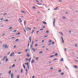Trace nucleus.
Listing matches in <instances>:
<instances>
[{"label":"nucleus","mask_w":78,"mask_h":78,"mask_svg":"<svg viewBox=\"0 0 78 78\" xmlns=\"http://www.w3.org/2000/svg\"><path fill=\"white\" fill-rule=\"evenodd\" d=\"M4 46H5V45L4 44H3L2 46L3 48H4Z\"/></svg>","instance_id":"nucleus-52"},{"label":"nucleus","mask_w":78,"mask_h":78,"mask_svg":"<svg viewBox=\"0 0 78 78\" xmlns=\"http://www.w3.org/2000/svg\"><path fill=\"white\" fill-rule=\"evenodd\" d=\"M20 33H17L16 34V35H20Z\"/></svg>","instance_id":"nucleus-27"},{"label":"nucleus","mask_w":78,"mask_h":78,"mask_svg":"<svg viewBox=\"0 0 78 78\" xmlns=\"http://www.w3.org/2000/svg\"><path fill=\"white\" fill-rule=\"evenodd\" d=\"M62 2V0H59V2Z\"/></svg>","instance_id":"nucleus-43"},{"label":"nucleus","mask_w":78,"mask_h":78,"mask_svg":"<svg viewBox=\"0 0 78 78\" xmlns=\"http://www.w3.org/2000/svg\"><path fill=\"white\" fill-rule=\"evenodd\" d=\"M38 57H36V59L37 60L38 59Z\"/></svg>","instance_id":"nucleus-50"},{"label":"nucleus","mask_w":78,"mask_h":78,"mask_svg":"<svg viewBox=\"0 0 78 78\" xmlns=\"http://www.w3.org/2000/svg\"><path fill=\"white\" fill-rule=\"evenodd\" d=\"M64 61V60L63 59V58H61V60H60V61Z\"/></svg>","instance_id":"nucleus-20"},{"label":"nucleus","mask_w":78,"mask_h":78,"mask_svg":"<svg viewBox=\"0 0 78 78\" xmlns=\"http://www.w3.org/2000/svg\"><path fill=\"white\" fill-rule=\"evenodd\" d=\"M29 51V50L28 49H26L25 50V52H27V51Z\"/></svg>","instance_id":"nucleus-28"},{"label":"nucleus","mask_w":78,"mask_h":78,"mask_svg":"<svg viewBox=\"0 0 78 78\" xmlns=\"http://www.w3.org/2000/svg\"><path fill=\"white\" fill-rule=\"evenodd\" d=\"M42 22L44 24H45V25H47V23L46 22L42 21Z\"/></svg>","instance_id":"nucleus-11"},{"label":"nucleus","mask_w":78,"mask_h":78,"mask_svg":"<svg viewBox=\"0 0 78 78\" xmlns=\"http://www.w3.org/2000/svg\"><path fill=\"white\" fill-rule=\"evenodd\" d=\"M21 12H23V13H24V14H26V13H25V12L24 11H23L22 10H21Z\"/></svg>","instance_id":"nucleus-14"},{"label":"nucleus","mask_w":78,"mask_h":78,"mask_svg":"<svg viewBox=\"0 0 78 78\" xmlns=\"http://www.w3.org/2000/svg\"><path fill=\"white\" fill-rule=\"evenodd\" d=\"M5 48H8V47H7V45H6L5 46Z\"/></svg>","instance_id":"nucleus-21"},{"label":"nucleus","mask_w":78,"mask_h":78,"mask_svg":"<svg viewBox=\"0 0 78 78\" xmlns=\"http://www.w3.org/2000/svg\"><path fill=\"white\" fill-rule=\"evenodd\" d=\"M17 31V30H15L13 31L12 32V33H14V32H16Z\"/></svg>","instance_id":"nucleus-17"},{"label":"nucleus","mask_w":78,"mask_h":78,"mask_svg":"<svg viewBox=\"0 0 78 78\" xmlns=\"http://www.w3.org/2000/svg\"><path fill=\"white\" fill-rule=\"evenodd\" d=\"M36 2H37V3H39V2L38 0H36Z\"/></svg>","instance_id":"nucleus-49"},{"label":"nucleus","mask_w":78,"mask_h":78,"mask_svg":"<svg viewBox=\"0 0 78 78\" xmlns=\"http://www.w3.org/2000/svg\"><path fill=\"white\" fill-rule=\"evenodd\" d=\"M65 67L66 69H67L68 70H69L68 68H67L66 66H65Z\"/></svg>","instance_id":"nucleus-54"},{"label":"nucleus","mask_w":78,"mask_h":78,"mask_svg":"<svg viewBox=\"0 0 78 78\" xmlns=\"http://www.w3.org/2000/svg\"><path fill=\"white\" fill-rule=\"evenodd\" d=\"M32 51H34V52H35V50L34 49V48H32Z\"/></svg>","instance_id":"nucleus-9"},{"label":"nucleus","mask_w":78,"mask_h":78,"mask_svg":"<svg viewBox=\"0 0 78 78\" xmlns=\"http://www.w3.org/2000/svg\"><path fill=\"white\" fill-rule=\"evenodd\" d=\"M61 38L62 40V43L63 44L64 43V40H63V37H61Z\"/></svg>","instance_id":"nucleus-4"},{"label":"nucleus","mask_w":78,"mask_h":78,"mask_svg":"<svg viewBox=\"0 0 78 78\" xmlns=\"http://www.w3.org/2000/svg\"><path fill=\"white\" fill-rule=\"evenodd\" d=\"M23 73V70L22 69H21V73Z\"/></svg>","instance_id":"nucleus-26"},{"label":"nucleus","mask_w":78,"mask_h":78,"mask_svg":"<svg viewBox=\"0 0 78 78\" xmlns=\"http://www.w3.org/2000/svg\"><path fill=\"white\" fill-rule=\"evenodd\" d=\"M58 55V54H55V56H57Z\"/></svg>","instance_id":"nucleus-37"},{"label":"nucleus","mask_w":78,"mask_h":78,"mask_svg":"<svg viewBox=\"0 0 78 78\" xmlns=\"http://www.w3.org/2000/svg\"><path fill=\"white\" fill-rule=\"evenodd\" d=\"M9 74L10 75L11 73V70H9Z\"/></svg>","instance_id":"nucleus-12"},{"label":"nucleus","mask_w":78,"mask_h":78,"mask_svg":"<svg viewBox=\"0 0 78 78\" xmlns=\"http://www.w3.org/2000/svg\"><path fill=\"white\" fill-rule=\"evenodd\" d=\"M14 55V52H12V53H11V55H10V56H13L14 55Z\"/></svg>","instance_id":"nucleus-1"},{"label":"nucleus","mask_w":78,"mask_h":78,"mask_svg":"<svg viewBox=\"0 0 78 78\" xmlns=\"http://www.w3.org/2000/svg\"><path fill=\"white\" fill-rule=\"evenodd\" d=\"M54 61L58 60V58L55 59L53 60Z\"/></svg>","instance_id":"nucleus-25"},{"label":"nucleus","mask_w":78,"mask_h":78,"mask_svg":"<svg viewBox=\"0 0 78 78\" xmlns=\"http://www.w3.org/2000/svg\"><path fill=\"white\" fill-rule=\"evenodd\" d=\"M33 47V46H32V44L30 45V48L32 49L31 48Z\"/></svg>","instance_id":"nucleus-34"},{"label":"nucleus","mask_w":78,"mask_h":78,"mask_svg":"<svg viewBox=\"0 0 78 78\" xmlns=\"http://www.w3.org/2000/svg\"><path fill=\"white\" fill-rule=\"evenodd\" d=\"M29 43H28V47H29V44H30V41H29Z\"/></svg>","instance_id":"nucleus-36"},{"label":"nucleus","mask_w":78,"mask_h":78,"mask_svg":"<svg viewBox=\"0 0 78 78\" xmlns=\"http://www.w3.org/2000/svg\"><path fill=\"white\" fill-rule=\"evenodd\" d=\"M15 66V64H13V65L12 66V67H13Z\"/></svg>","instance_id":"nucleus-45"},{"label":"nucleus","mask_w":78,"mask_h":78,"mask_svg":"<svg viewBox=\"0 0 78 78\" xmlns=\"http://www.w3.org/2000/svg\"><path fill=\"white\" fill-rule=\"evenodd\" d=\"M29 40L30 41V42H31V37L30 36V37L29 38Z\"/></svg>","instance_id":"nucleus-16"},{"label":"nucleus","mask_w":78,"mask_h":78,"mask_svg":"<svg viewBox=\"0 0 78 78\" xmlns=\"http://www.w3.org/2000/svg\"><path fill=\"white\" fill-rule=\"evenodd\" d=\"M32 78H35V77L34 76H32Z\"/></svg>","instance_id":"nucleus-47"},{"label":"nucleus","mask_w":78,"mask_h":78,"mask_svg":"<svg viewBox=\"0 0 78 78\" xmlns=\"http://www.w3.org/2000/svg\"><path fill=\"white\" fill-rule=\"evenodd\" d=\"M27 28L29 30H31V28H29L28 27H27Z\"/></svg>","instance_id":"nucleus-13"},{"label":"nucleus","mask_w":78,"mask_h":78,"mask_svg":"<svg viewBox=\"0 0 78 78\" xmlns=\"http://www.w3.org/2000/svg\"><path fill=\"white\" fill-rule=\"evenodd\" d=\"M37 44H36L35 45V46L36 47H37Z\"/></svg>","instance_id":"nucleus-58"},{"label":"nucleus","mask_w":78,"mask_h":78,"mask_svg":"<svg viewBox=\"0 0 78 78\" xmlns=\"http://www.w3.org/2000/svg\"><path fill=\"white\" fill-rule=\"evenodd\" d=\"M16 47V46L15 45L14 46V48H15Z\"/></svg>","instance_id":"nucleus-61"},{"label":"nucleus","mask_w":78,"mask_h":78,"mask_svg":"<svg viewBox=\"0 0 78 78\" xmlns=\"http://www.w3.org/2000/svg\"><path fill=\"white\" fill-rule=\"evenodd\" d=\"M55 20H54L53 22V25L54 26V27H55Z\"/></svg>","instance_id":"nucleus-6"},{"label":"nucleus","mask_w":78,"mask_h":78,"mask_svg":"<svg viewBox=\"0 0 78 78\" xmlns=\"http://www.w3.org/2000/svg\"><path fill=\"white\" fill-rule=\"evenodd\" d=\"M53 69V67L50 68V69Z\"/></svg>","instance_id":"nucleus-44"},{"label":"nucleus","mask_w":78,"mask_h":78,"mask_svg":"<svg viewBox=\"0 0 78 78\" xmlns=\"http://www.w3.org/2000/svg\"><path fill=\"white\" fill-rule=\"evenodd\" d=\"M12 27H9V29H12Z\"/></svg>","instance_id":"nucleus-41"},{"label":"nucleus","mask_w":78,"mask_h":78,"mask_svg":"<svg viewBox=\"0 0 78 78\" xmlns=\"http://www.w3.org/2000/svg\"><path fill=\"white\" fill-rule=\"evenodd\" d=\"M75 46L76 47H78V46L77 44H75Z\"/></svg>","instance_id":"nucleus-60"},{"label":"nucleus","mask_w":78,"mask_h":78,"mask_svg":"<svg viewBox=\"0 0 78 78\" xmlns=\"http://www.w3.org/2000/svg\"><path fill=\"white\" fill-rule=\"evenodd\" d=\"M30 55H27V56L28 57H30Z\"/></svg>","instance_id":"nucleus-32"},{"label":"nucleus","mask_w":78,"mask_h":78,"mask_svg":"<svg viewBox=\"0 0 78 78\" xmlns=\"http://www.w3.org/2000/svg\"><path fill=\"white\" fill-rule=\"evenodd\" d=\"M19 39H17L15 41H19Z\"/></svg>","instance_id":"nucleus-30"},{"label":"nucleus","mask_w":78,"mask_h":78,"mask_svg":"<svg viewBox=\"0 0 78 78\" xmlns=\"http://www.w3.org/2000/svg\"><path fill=\"white\" fill-rule=\"evenodd\" d=\"M18 22L20 23H21L22 22V21L21 20H18Z\"/></svg>","instance_id":"nucleus-15"},{"label":"nucleus","mask_w":78,"mask_h":78,"mask_svg":"<svg viewBox=\"0 0 78 78\" xmlns=\"http://www.w3.org/2000/svg\"><path fill=\"white\" fill-rule=\"evenodd\" d=\"M8 61V59L6 58L5 60V62H7Z\"/></svg>","instance_id":"nucleus-29"},{"label":"nucleus","mask_w":78,"mask_h":78,"mask_svg":"<svg viewBox=\"0 0 78 78\" xmlns=\"http://www.w3.org/2000/svg\"><path fill=\"white\" fill-rule=\"evenodd\" d=\"M6 14H7L6 13H5V14H4V16H5V15H6Z\"/></svg>","instance_id":"nucleus-56"},{"label":"nucleus","mask_w":78,"mask_h":78,"mask_svg":"<svg viewBox=\"0 0 78 78\" xmlns=\"http://www.w3.org/2000/svg\"><path fill=\"white\" fill-rule=\"evenodd\" d=\"M33 9H36V7L34 6L33 7Z\"/></svg>","instance_id":"nucleus-24"},{"label":"nucleus","mask_w":78,"mask_h":78,"mask_svg":"<svg viewBox=\"0 0 78 78\" xmlns=\"http://www.w3.org/2000/svg\"><path fill=\"white\" fill-rule=\"evenodd\" d=\"M65 51V52L67 50V49L66 48H64Z\"/></svg>","instance_id":"nucleus-39"},{"label":"nucleus","mask_w":78,"mask_h":78,"mask_svg":"<svg viewBox=\"0 0 78 78\" xmlns=\"http://www.w3.org/2000/svg\"><path fill=\"white\" fill-rule=\"evenodd\" d=\"M66 18L64 16H63L62 17V19H66Z\"/></svg>","instance_id":"nucleus-33"},{"label":"nucleus","mask_w":78,"mask_h":78,"mask_svg":"<svg viewBox=\"0 0 78 78\" xmlns=\"http://www.w3.org/2000/svg\"><path fill=\"white\" fill-rule=\"evenodd\" d=\"M25 71H27V69H25Z\"/></svg>","instance_id":"nucleus-62"},{"label":"nucleus","mask_w":78,"mask_h":78,"mask_svg":"<svg viewBox=\"0 0 78 78\" xmlns=\"http://www.w3.org/2000/svg\"><path fill=\"white\" fill-rule=\"evenodd\" d=\"M37 5H42L41 4H39V3H37Z\"/></svg>","instance_id":"nucleus-46"},{"label":"nucleus","mask_w":78,"mask_h":78,"mask_svg":"<svg viewBox=\"0 0 78 78\" xmlns=\"http://www.w3.org/2000/svg\"><path fill=\"white\" fill-rule=\"evenodd\" d=\"M33 43H34V41H32V45L33 44Z\"/></svg>","instance_id":"nucleus-57"},{"label":"nucleus","mask_w":78,"mask_h":78,"mask_svg":"<svg viewBox=\"0 0 78 78\" xmlns=\"http://www.w3.org/2000/svg\"><path fill=\"white\" fill-rule=\"evenodd\" d=\"M34 31V30H32V32L31 33V34H33V32Z\"/></svg>","instance_id":"nucleus-23"},{"label":"nucleus","mask_w":78,"mask_h":78,"mask_svg":"<svg viewBox=\"0 0 78 78\" xmlns=\"http://www.w3.org/2000/svg\"><path fill=\"white\" fill-rule=\"evenodd\" d=\"M44 40H42V43H43V42H44Z\"/></svg>","instance_id":"nucleus-48"},{"label":"nucleus","mask_w":78,"mask_h":78,"mask_svg":"<svg viewBox=\"0 0 78 78\" xmlns=\"http://www.w3.org/2000/svg\"><path fill=\"white\" fill-rule=\"evenodd\" d=\"M46 32L47 33H48L49 32L48 31H47Z\"/></svg>","instance_id":"nucleus-55"},{"label":"nucleus","mask_w":78,"mask_h":78,"mask_svg":"<svg viewBox=\"0 0 78 78\" xmlns=\"http://www.w3.org/2000/svg\"><path fill=\"white\" fill-rule=\"evenodd\" d=\"M51 42V40L49 41V42Z\"/></svg>","instance_id":"nucleus-64"},{"label":"nucleus","mask_w":78,"mask_h":78,"mask_svg":"<svg viewBox=\"0 0 78 78\" xmlns=\"http://www.w3.org/2000/svg\"><path fill=\"white\" fill-rule=\"evenodd\" d=\"M61 75H64V73H62L61 74Z\"/></svg>","instance_id":"nucleus-42"},{"label":"nucleus","mask_w":78,"mask_h":78,"mask_svg":"<svg viewBox=\"0 0 78 78\" xmlns=\"http://www.w3.org/2000/svg\"><path fill=\"white\" fill-rule=\"evenodd\" d=\"M7 56H4V58H3V59H2V60L4 61V60H5L6 58H7Z\"/></svg>","instance_id":"nucleus-2"},{"label":"nucleus","mask_w":78,"mask_h":78,"mask_svg":"<svg viewBox=\"0 0 78 78\" xmlns=\"http://www.w3.org/2000/svg\"><path fill=\"white\" fill-rule=\"evenodd\" d=\"M73 67L75 68H77L78 67L77 66H73Z\"/></svg>","instance_id":"nucleus-18"},{"label":"nucleus","mask_w":78,"mask_h":78,"mask_svg":"<svg viewBox=\"0 0 78 78\" xmlns=\"http://www.w3.org/2000/svg\"><path fill=\"white\" fill-rule=\"evenodd\" d=\"M54 56H55V55H51L50 56L49 58H51L54 57Z\"/></svg>","instance_id":"nucleus-8"},{"label":"nucleus","mask_w":78,"mask_h":78,"mask_svg":"<svg viewBox=\"0 0 78 78\" xmlns=\"http://www.w3.org/2000/svg\"><path fill=\"white\" fill-rule=\"evenodd\" d=\"M17 78H20V75H18L17 76Z\"/></svg>","instance_id":"nucleus-22"},{"label":"nucleus","mask_w":78,"mask_h":78,"mask_svg":"<svg viewBox=\"0 0 78 78\" xmlns=\"http://www.w3.org/2000/svg\"><path fill=\"white\" fill-rule=\"evenodd\" d=\"M11 78H14L13 74L12 73H11Z\"/></svg>","instance_id":"nucleus-3"},{"label":"nucleus","mask_w":78,"mask_h":78,"mask_svg":"<svg viewBox=\"0 0 78 78\" xmlns=\"http://www.w3.org/2000/svg\"><path fill=\"white\" fill-rule=\"evenodd\" d=\"M43 53V51H41V52H39V54H40V53Z\"/></svg>","instance_id":"nucleus-38"},{"label":"nucleus","mask_w":78,"mask_h":78,"mask_svg":"<svg viewBox=\"0 0 78 78\" xmlns=\"http://www.w3.org/2000/svg\"><path fill=\"white\" fill-rule=\"evenodd\" d=\"M25 65H29V62H27V63H25Z\"/></svg>","instance_id":"nucleus-10"},{"label":"nucleus","mask_w":78,"mask_h":78,"mask_svg":"<svg viewBox=\"0 0 78 78\" xmlns=\"http://www.w3.org/2000/svg\"><path fill=\"white\" fill-rule=\"evenodd\" d=\"M23 67L24 69H25V65L24 64L23 65Z\"/></svg>","instance_id":"nucleus-19"},{"label":"nucleus","mask_w":78,"mask_h":78,"mask_svg":"<svg viewBox=\"0 0 78 78\" xmlns=\"http://www.w3.org/2000/svg\"><path fill=\"white\" fill-rule=\"evenodd\" d=\"M58 7H57L55 8L54 9V10H55V11H56V10H57V9H58Z\"/></svg>","instance_id":"nucleus-7"},{"label":"nucleus","mask_w":78,"mask_h":78,"mask_svg":"<svg viewBox=\"0 0 78 78\" xmlns=\"http://www.w3.org/2000/svg\"><path fill=\"white\" fill-rule=\"evenodd\" d=\"M26 21H25L24 22V24L25 25L26 24Z\"/></svg>","instance_id":"nucleus-31"},{"label":"nucleus","mask_w":78,"mask_h":78,"mask_svg":"<svg viewBox=\"0 0 78 78\" xmlns=\"http://www.w3.org/2000/svg\"><path fill=\"white\" fill-rule=\"evenodd\" d=\"M34 59H33L31 60V63L32 64L33 63H34Z\"/></svg>","instance_id":"nucleus-5"},{"label":"nucleus","mask_w":78,"mask_h":78,"mask_svg":"<svg viewBox=\"0 0 78 78\" xmlns=\"http://www.w3.org/2000/svg\"><path fill=\"white\" fill-rule=\"evenodd\" d=\"M8 20H5L4 21H5H5L8 22Z\"/></svg>","instance_id":"nucleus-35"},{"label":"nucleus","mask_w":78,"mask_h":78,"mask_svg":"<svg viewBox=\"0 0 78 78\" xmlns=\"http://www.w3.org/2000/svg\"><path fill=\"white\" fill-rule=\"evenodd\" d=\"M39 32V30L37 31L36 32V33L37 34V33H38Z\"/></svg>","instance_id":"nucleus-59"},{"label":"nucleus","mask_w":78,"mask_h":78,"mask_svg":"<svg viewBox=\"0 0 78 78\" xmlns=\"http://www.w3.org/2000/svg\"><path fill=\"white\" fill-rule=\"evenodd\" d=\"M47 37H48V36H44V37L46 38Z\"/></svg>","instance_id":"nucleus-53"},{"label":"nucleus","mask_w":78,"mask_h":78,"mask_svg":"<svg viewBox=\"0 0 78 78\" xmlns=\"http://www.w3.org/2000/svg\"><path fill=\"white\" fill-rule=\"evenodd\" d=\"M43 30V29H41L40 30V31H42V30Z\"/></svg>","instance_id":"nucleus-51"},{"label":"nucleus","mask_w":78,"mask_h":78,"mask_svg":"<svg viewBox=\"0 0 78 78\" xmlns=\"http://www.w3.org/2000/svg\"><path fill=\"white\" fill-rule=\"evenodd\" d=\"M58 72H61V71H62V70H58Z\"/></svg>","instance_id":"nucleus-40"},{"label":"nucleus","mask_w":78,"mask_h":78,"mask_svg":"<svg viewBox=\"0 0 78 78\" xmlns=\"http://www.w3.org/2000/svg\"><path fill=\"white\" fill-rule=\"evenodd\" d=\"M52 44H54V42H52Z\"/></svg>","instance_id":"nucleus-63"}]
</instances>
